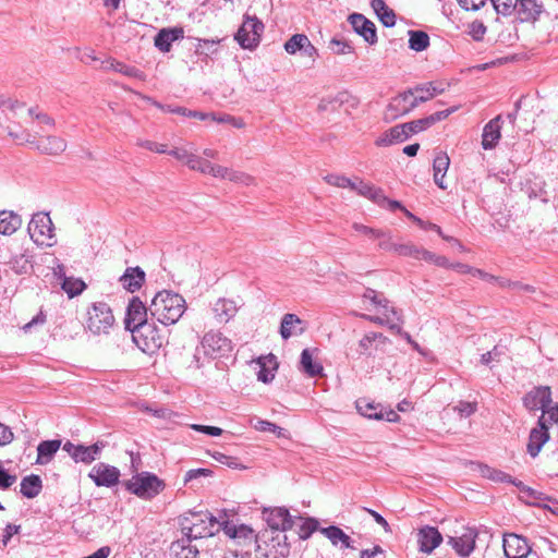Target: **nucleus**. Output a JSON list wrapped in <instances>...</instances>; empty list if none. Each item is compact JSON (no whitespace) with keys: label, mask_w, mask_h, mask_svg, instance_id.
Instances as JSON below:
<instances>
[{"label":"nucleus","mask_w":558,"mask_h":558,"mask_svg":"<svg viewBox=\"0 0 558 558\" xmlns=\"http://www.w3.org/2000/svg\"><path fill=\"white\" fill-rule=\"evenodd\" d=\"M185 310L184 298L169 290L158 292L149 305L150 316L165 326L175 324Z\"/></svg>","instance_id":"1"},{"label":"nucleus","mask_w":558,"mask_h":558,"mask_svg":"<svg viewBox=\"0 0 558 558\" xmlns=\"http://www.w3.org/2000/svg\"><path fill=\"white\" fill-rule=\"evenodd\" d=\"M266 521L272 533L271 536L272 548L275 549V557H287L289 555V545L287 544V535L283 534L287 530L295 525V521H302L301 517H292L286 508H275L266 513Z\"/></svg>","instance_id":"2"},{"label":"nucleus","mask_w":558,"mask_h":558,"mask_svg":"<svg viewBox=\"0 0 558 558\" xmlns=\"http://www.w3.org/2000/svg\"><path fill=\"white\" fill-rule=\"evenodd\" d=\"M222 522L208 511L191 512L180 520L182 538L193 539L209 537L222 529Z\"/></svg>","instance_id":"3"},{"label":"nucleus","mask_w":558,"mask_h":558,"mask_svg":"<svg viewBox=\"0 0 558 558\" xmlns=\"http://www.w3.org/2000/svg\"><path fill=\"white\" fill-rule=\"evenodd\" d=\"M126 489L142 499H151L157 496L166 484L157 475L142 472L125 483Z\"/></svg>","instance_id":"4"},{"label":"nucleus","mask_w":558,"mask_h":558,"mask_svg":"<svg viewBox=\"0 0 558 558\" xmlns=\"http://www.w3.org/2000/svg\"><path fill=\"white\" fill-rule=\"evenodd\" d=\"M132 338L136 345L147 354L155 353L166 342L162 330L154 322L144 324L137 330H132Z\"/></svg>","instance_id":"5"},{"label":"nucleus","mask_w":558,"mask_h":558,"mask_svg":"<svg viewBox=\"0 0 558 558\" xmlns=\"http://www.w3.org/2000/svg\"><path fill=\"white\" fill-rule=\"evenodd\" d=\"M221 525V530L226 535L232 538L236 545L242 547V553H250L251 555L253 549H260V537L248 525H234L228 521H223Z\"/></svg>","instance_id":"6"},{"label":"nucleus","mask_w":558,"mask_h":558,"mask_svg":"<svg viewBox=\"0 0 558 558\" xmlns=\"http://www.w3.org/2000/svg\"><path fill=\"white\" fill-rule=\"evenodd\" d=\"M27 231L31 239L39 245L52 246L54 244L53 223L46 213L33 215Z\"/></svg>","instance_id":"7"},{"label":"nucleus","mask_w":558,"mask_h":558,"mask_svg":"<svg viewBox=\"0 0 558 558\" xmlns=\"http://www.w3.org/2000/svg\"><path fill=\"white\" fill-rule=\"evenodd\" d=\"M114 323V317L107 303H95L88 311V328L93 333H108Z\"/></svg>","instance_id":"8"},{"label":"nucleus","mask_w":558,"mask_h":558,"mask_svg":"<svg viewBox=\"0 0 558 558\" xmlns=\"http://www.w3.org/2000/svg\"><path fill=\"white\" fill-rule=\"evenodd\" d=\"M263 31L264 24L257 17L246 16L235 35V39L242 48L253 49L259 44Z\"/></svg>","instance_id":"9"},{"label":"nucleus","mask_w":558,"mask_h":558,"mask_svg":"<svg viewBox=\"0 0 558 558\" xmlns=\"http://www.w3.org/2000/svg\"><path fill=\"white\" fill-rule=\"evenodd\" d=\"M232 342L221 332L209 331L202 340V349L211 359L222 357L232 351Z\"/></svg>","instance_id":"10"},{"label":"nucleus","mask_w":558,"mask_h":558,"mask_svg":"<svg viewBox=\"0 0 558 558\" xmlns=\"http://www.w3.org/2000/svg\"><path fill=\"white\" fill-rule=\"evenodd\" d=\"M148 312L149 307L147 308L137 296H134L126 310L125 328L132 332V330H137L144 324L149 323Z\"/></svg>","instance_id":"11"},{"label":"nucleus","mask_w":558,"mask_h":558,"mask_svg":"<svg viewBox=\"0 0 558 558\" xmlns=\"http://www.w3.org/2000/svg\"><path fill=\"white\" fill-rule=\"evenodd\" d=\"M88 477L96 486L112 487L119 483L120 471L116 466L99 462L90 469Z\"/></svg>","instance_id":"12"},{"label":"nucleus","mask_w":558,"mask_h":558,"mask_svg":"<svg viewBox=\"0 0 558 558\" xmlns=\"http://www.w3.org/2000/svg\"><path fill=\"white\" fill-rule=\"evenodd\" d=\"M413 96V90H407L393 97L387 106L386 118L395 120L413 110L417 106L414 98H412Z\"/></svg>","instance_id":"13"},{"label":"nucleus","mask_w":558,"mask_h":558,"mask_svg":"<svg viewBox=\"0 0 558 558\" xmlns=\"http://www.w3.org/2000/svg\"><path fill=\"white\" fill-rule=\"evenodd\" d=\"M25 143L33 145L34 148L41 154L52 156L63 153L66 148V142L61 137L53 135L45 136L36 141L31 134H27Z\"/></svg>","instance_id":"14"},{"label":"nucleus","mask_w":558,"mask_h":558,"mask_svg":"<svg viewBox=\"0 0 558 558\" xmlns=\"http://www.w3.org/2000/svg\"><path fill=\"white\" fill-rule=\"evenodd\" d=\"M553 403L551 390L548 386L534 387L523 397V405L529 411H536L547 408Z\"/></svg>","instance_id":"15"},{"label":"nucleus","mask_w":558,"mask_h":558,"mask_svg":"<svg viewBox=\"0 0 558 558\" xmlns=\"http://www.w3.org/2000/svg\"><path fill=\"white\" fill-rule=\"evenodd\" d=\"M549 439V433H548V425H547V418L544 415H541L536 427L532 428L529 436V442H527V452L531 457L535 458L542 447L547 442Z\"/></svg>","instance_id":"16"},{"label":"nucleus","mask_w":558,"mask_h":558,"mask_svg":"<svg viewBox=\"0 0 558 558\" xmlns=\"http://www.w3.org/2000/svg\"><path fill=\"white\" fill-rule=\"evenodd\" d=\"M504 551L507 558H526L531 553V547L526 538L514 533H507L504 535Z\"/></svg>","instance_id":"17"},{"label":"nucleus","mask_w":558,"mask_h":558,"mask_svg":"<svg viewBox=\"0 0 558 558\" xmlns=\"http://www.w3.org/2000/svg\"><path fill=\"white\" fill-rule=\"evenodd\" d=\"M477 532L473 527H466L460 536H449L448 544L462 557H468L475 548Z\"/></svg>","instance_id":"18"},{"label":"nucleus","mask_w":558,"mask_h":558,"mask_svg":"<svg viewBox=\"0 0 558 558\" xmlns=\"http://www.w3.org/2000/svg\"><path fill=\"white\" fill-rule=\"evenodd\" d=\"M349 22L353 29L364 38L369 45L377 43V33L375 24L366 19L363 14L352 13L349 16Z\"/></svg>","instance_id":"19"},{"label":"nucleus","mask_w":558,"mask_h":558,"mask_svg":"<svg viewBox=\"0 0 558 558\" xmlns=\"http://www.w3.org/2000/svg\"><path fill=\"white\" fill-rule=\"evenodd\" d=\"M441 542L442 535L436 527L425 525L418 530L417 543L421 551L430 554Z\"/></svg>","instance_id":"20"},{"label":"nucleus","mask_w":558,"mask_h":558,"mask_svg":"<svg viewBox=\"0 0 558 558\" xmlns=\"http://www.w3.org/2000/svg\"><path fill=\"white\" fill-rule=\"evenodd\" d=\"M454 110H456L454 108L446 109V110L437 111L428 117H425V118H422L418 120H414L411 122H407V123H404L407 131H408L409 135L425 131L428 128H430L433 124H435L436 122L446 119Z\"/></svg>","instance_id":"21"},{"label":"nucleus","mask_w":558,"mask_h":558,"mask_svg":"<svg viewBox=\"0 0 558 558\" xmlns=\"http://www.w3.org/2000/svg\"><path fill=\"white\" fill-rule=\"evenodd\" d=\"M500 130L501 116H497L486 123L482 134V146L484 149L489 150L496 147L501 136Z\"/></svg>","instance_id":"22"},{"label":"nucleus","mask_w":558,"mask_h":558,"mask_svg":"<svg viewBox=\"0 0 558 558\" xmlns=\"http://www.w3.org/2000/svg\"><path fill=\"white\" fill-rule=\"evenodd\" d=\"M514 12L521 22H535L543 12V4L537 0H519Z\"/></svg>","instance_id":"23"},{"label":"nucleus","mask_w":558,"mask_h":558,"mask_svg":"<svg viewBox=\"0 0 558 558\" xmlns=\"http://www.w3.org/2000/svg\"><path fill=\"white\" fill-rule=\"evenodd\" d=\"M144 281L145 271L138 266L128 267L124 274L120 277L122 287L131 293L140 290Z\"/></svg>","instance_id":"24"},{"label":"nucleus","mask_w":558,"mask_h":558,"mask_svg":"<svg viewBox=\"0 0 558 558\" xmlns=\"http://www.w3.org/2000/svg\"><path fill=\"white\" fill-rule=\"evenodd\" d=\"M182 27L162 28L155 36V46L162 52H169L172 43L183 38Z\"/></svg>","instance_id":"25"},{"label":"nucleus","mask_w":558,"mask_h":558,"mask_svg":"<svg viewBox=\"0 0 558 558\" xmlns=\"http://www.w3.org/2000/svg\"><path fill=\"white\" fill-rule=\"evenodd\" d=\"M238 308L233 300L218 299L213 306V312L219 323H227L236 314Z\"/></svg>","instance_id":"26"},{"label":"nucleus","mask_w":558,"mask_h":558,"mask_svg":"<svg viewBox=\"0 0 558 558\" xmlns=\"http://www.w3.org/2000/svg\"><path fill=\"white\" fill-rule=\"evenodd\" d=\"M409 133L407 131L405 124H398L391 129H389L386 133L383 134L377 141V146H389L395 143L404 142L409 138Z\"/></svg>","instance_id":"27"},{"label":"nucleus","mask_w":558,"mask_h":558,"mask_svg":"<svg viewBox=\"0 0 558 558\" xmlns=\"http://www.w3.org/2000/svg\"><path fill=\"white\" fill-rule=\"evenodd\" d=\"M449 165H450V159L446 153H439L434 158V162H433L434 182L441 190L447 189V185L444 183V178L449 168Z\"/></svg>","instance_id":"28"},{"label":"nucleus","mask_w":558,"mask_h":558,"mask_svg":"<svg viewBox=\"0 0 558 558\" xmlns=\"http://www.w3.org/2000/svg\"><path fill=\"white\" fill-rule=\"evenodd\" d=\"M320 532L331 542L332 545L337 546L338 544H341V546L344 548L355 549V546L352 544L350 536L347 535L340 527L330 525L328 527H323Z\"/></svg>","instance_id":"29"},{"label":"nucleus","mask_w":558,"mask_h":558,"mask_svg":"<svg viewBox=\"0 0 558 558\" xmlns=\"http://www.w3.org/2000/svg\"><path fill=\"white\" fill-rule=\"evenodd\" d=\"M61 446V440L52 439V440H44L37 447V460L38 464L48 463L56 452L59 450Z\"/></svg>","instance_id":"30"},{"label":"nucleus","mask_w":558,"mask_h":558,"mask_svg":"<svg viewBox=\"0 0 558 558\" xmlns=\"http://www.w3.org/2000/svg\"><path fill=\"white\" fill-rule=\"evenodd\" d=\"M104 447V444L99 442H96L92 446L78 445L76 454L73 460L75 462H83L85 464H89L100 456V452Z\"/></svg>","instance_id":"31"},{"label":"nucleus","mask_w":558,"mask_h":558,"mask_svg":"<svg viewBox=\"0 0 558 558\" xmlns=\"http://www.w3.org/2000/svg\"><path fill=\"white\" fill-rule=\"evenodd\" d=\"M43 488V482L39 475H28L25 476L21 482V494L28 498H35L37 497Z\"/></svg>","instance_id":"32"},{"label":"nucleus","mask_w":558,"mask_h":558,"mask_svg":"<svg viewBox=\"0 0 558 558\" xmlns=\"http://www.w3.org/2000/svg\"><path fill=\"white\" fill-rule=\"evenodd\" d=\"M301 324L302 320L295 314H284L280 326V335L282 339L288 340L294 335H301L303 332V328L295 330V327Z\"/></svg>","instance_id":"33"},{"label":"nucleus","mask_w":558,"mask_h":558,"mask_svg":"<svg viewBox=\"0 0 558 558\" xmlns=\"http://www.w3.org/2000/svg\"><path fill=\"white\" fill-rule=\"evenodd\" d=\"M22 225L21 217L13 211H0V233L10 235Z\"/></svg>","instance_id":"34"},{"label":"nucleus","mask_w":558,"mask_h":558,"mask_svg":"<svg viewBox=\"0 0 558 558\" xmlns=\"http://www.w3.org/2000/svg\"><path fill=\"white\" fill-rule=\"evenodd\" d=\"M300 368L310 377H316L322 375L323 366L313 360V355L310 349H304L301 353Z\"/></svg>","instance_id":"35"},{"label":"nucleus","mask_w":558,"mask_h":558,"mask_svg":"<svg viewBox=\"0 0 558 558\" xmlns=\"http://www.w3.org/2000/svg\"><path fill=\"white\" fill-rule=\"evenodd\" d=\"M171 553L174 558H198V549L192 546L185 538L178 539L171 545Z\"/></svg>","instance_id":"36"},{"label":"nucleus","mask_w":558,"mask_h":558,"mask_svg":"<svg viewBox=\"0 0 558 558\" xmlns=\"http://www.w3.org/2000/svg\"><path fill=\"white\" fill-rule=\"evenodd\" d=\"M357 194L372 199L379 206L384 205L387 197L384 195L383 190L375 187L362 180H359Z\"/></svg>","instance_id":"37"},{"label":"nucleus","mask_w":558,"mask_h":558,"mask_svg":"<svg viewBox=\"0 0 558 558\" xmlns=\"http://www.w3.org/2000/svg\"><path fill=\"white\" fill-rule=\"evenodd\" d=\"M356 409L361 415L367 418L381 421L383 407L380 404H375L366 399H360L356 401Z\"/></svg>","instance_id":"38"},{"label":"nucleus","mask_w":558,"mask_h":558,"mask_svg":"<svg viewBox=\"0 0 558 558\" xmlns=\"http://www.w3.org/2000/svg\"><path fill=\"white\" fill-rule=\"evenodd\" d=\"M409 47L414 51H424L429 46V36L423 31H409Z\"/></svg>","instance_id":"39"},{"label":"nucleus","mask_w":558,"mask_h":558,"mask_svg":"<svg viewBox=\"0 0 558 558\" xmlns=\"http://www.w3.org/2000/svg\"><path fill=\"white\" fill-rule=\"evenodd\" d=\"M526 194L530 198H541L543 203L549 201V192L546 189V183L541 179H535L529 183Z\"/></svg>","instance_id":"40"},{"label":"nucleus","mask_w":558,"mask_h":558,"mask_svg":"<svg viewBox=\"0 0 558 558\" xmlns=\"http://www.w3.org/2000/svg\"><path fill=\"white\" fill-rule=\"evenodd\" d=\"M61 288L68 294V296L72 299L80 295L85 290L86 284L82 279L64 277L61 282Z\"/></svg>","instance_id":"41"},{"label":"nucleus","mask_w":558,"mask_h":558,"mask_svg":"<svg viewBox=\"0 0 558 558\" xmlns=\"http://www.w3.org/2000/svg\"><path fill=\"white\" fill-rule=\"evenodd\" d=\"M412 90L414 92V96L412 98H414L416 105L425 102L440 93V90L433 86L432 83L418 85Z\"/></svg>","instance_id":"42"},{"label":"nucleus","mask_w":558,"mask_h":558,"mask_svg":"<svg viewBox=\"0 0 558 558\" xmlns=\"http://www.w3.org/2000/svg\"><path fill=\"white\" fill-rule=\"evenodd\" d=\"M478 471L483 477L488 478L496 483H505L506 481H510L509 474H507L500 470L494 469L487 464H480Z\"/></svg>","instance_id":"43"},{"label":"nucleus","mask_w":558,"mask_h":558,"mask_svg":"<svg viewBox=\"0 0 558 558\" xmlns=\"http://www.w3.org/2000/svg\"><path fill=\"white\" fill-rule=\"evenodd\" d=\"M162 109L170 113H175V114L184 116L187 118H195V119H198L202 121L208 120V118H209V113L191 110V109H187L185 107H180V106L168 105L167 107H162Z\"/></svg>","instance_id":"44"},{"label":"nucleus","mask_w":558,"mask_h":558,"mask_svg":"<svg viewBox=\"0 0 558 558\" xmlns=\"http://www.w3.org/2000/svg\"><path fill=\"white\" fill-rule=\"evenodd\" d=\"M362 298L364 300H369L372 304H374L377 307H380L381 310L388 311L392 306H389V301L384 296L383 293L377 292L374 289L366 288L365 291L362 294Z\"/></svg>","instance_id":"45"},{"label":"nucleus","mask_w":558,"mask_h":558,"mask_svg":"<svg viewBox=\"0 0 558 558\" xmlns=\"http://www.w3.org/2000/svg\"><path fill=\"white\" fill-rule=\"evenodd\" d=\"M107 63L109 64L108 68L112 69L116 72L122 73L126 76L136 77L141 80L144 77L143 72L134 66L126 65L116 60H110Z\"/></svg>","instance_id":"46"},{"label":"nucleus","mask_w":558,"mask_h":558,"mask_svg":"<svg viewBox=\"0 0 558 558\" xmlns=\"http://www.w3.org/2000/svg\"><path fill=\"white\" fill-rule=\"evenodd\" d=\"M12 269L16 274H27L32 269L31 256L27 254H20L10 260Z\"/></svg>","instance_id":"47"},{"label":"nucleus","mask_w":558,"mask_h":558,"mask_svg":"<svg viewBox=\"0 0 558 558\" xmlns=\"http://www.w3.org/2000/svg\"><path fill=\"white\" fill-rule=\"evenodd\" d=\"M497 14H501L504 16L511 15L517 7L519 0H490Z\"/></svg>","instance_id":"48"},{"label":"nucleus","mask_w":558,"mask_h":558,"mask_svg":"<svg viewBox=\"0 0 558 558\" xmlns=\"http://www.w3.org/2000/svg\"><path fill=\"white\" fill-rule=\"evenodd\" d=\"M219 43V39H198L195 53L208 58L210 54L217 51V45Z\"/></svg>","instance_id":"49"},{"label":"nucleus","mask_w":558,"mask_h":558,"mask_svg":"<svg viewBox=\"0 0 558 558\" xmlns=\"http://www.w3.org/2000/svg\"><path fill=\"white\" fill-rule=\"evenodd\" d=\"M308 37L304 34H295L284 44V50L290 54L300 52Z\"/></svg>","instance_id":"50"},{"label":"nucleus","mask_w":558,"mask_h":558,"mask_svg":"<svg viewBox=\"0 0 558 558\" xmlns=\"http://www.w3.org/2000/svg\"><path fill=\"white\" fill-rule=\"evenodd\" d=\"M268 359H269V362H274L276 364V362H275L276 357L272 354H270L268 356ZM258 363L262 366L260 371L257 373L258 380H260V381H263L265 384L270 383L274 379V377H275L274 371L276 369V365L272 368L266 367V365L263 362L262 357L258 360Z\"/></svg>","instance_id":"51"},{"label":"nucleus","mask_w":558,"mask_h":558,"mask_svg":"<svg viewBox=\"0 0 558 558\" xmlns=\"http://www.w3.org/2000/svg\"><path fill=\"white\" fill-rule=\"evenodd\" d=\"M388 311H390L389 323L385 326H388L391 331L398 335L402 333L401 324L403 323V319L401 313L395 307H391Z\"/></svg>","instance_id":"52"},{"label":"nucleus","mask_w":558,"mask_h":558,"mask_svg":"<svg viewBox=\"0 0 558 558\" xmlns=\"http://www.w3.org/2000/svg\"><path fill=\"white\" fill-rule=\"evenodd\" d=\"M420 248L421 247H418L410 242L409 243H400L396 247V254L399 256L412 257L414 259H417Z\"/></svg>","instance_id":"53"},{"label":"nucleus","mask_w":558,"mask_h":558,"mask_svg":"<svg viewBox=\"0 0 558 558\" xmlns=\"http://www.w3.org/2000/svg\"><path fill=\"white\" fill-rule=\"evenodd\" d=\"M487 27L484 25L482 21H473L468 26V34L476 41H480L484 38L486 34Z\"/></svg>","instance_id":"54"},{"label":"nucleus","mask_w":558,"mask_h":558,"mask_svg":"<svg viewBox=\"0 0 558 558\" xmlns=\"http://www.w3.org/2000/svg\"><path fill=\"white\" fill-rule=\"evenodd\" d=\"M253 426L257 430L274 433V434H277L278 436H281L282 432H283V429L281 427H279L278 425H276L269 421L260 420V418H257Z\"/></svg>","instance_id":"55"},{"label":"nucleus","mask_w":558,"mask_h":558,"mask_svg":"<svg viewBox=\"0 0 558 558\" xmlns=\"http://www.w3.org/2000/svg\"><path fill=\"white\" fill-rule=\"evenodd\" d=\"M383 233H385V235L377 238L379 240V243H378L379 248L383 251L396 253V247H397L398 243H395L392 241V235H391L390 230H383Z\"/></svg>","instance_id":"56"},{"label":"nucleus","mask_w":558,"mask_h":558,"mask_svg":"<svg viewBox=\"0 0 558 558\" xmlns=\"http://www.w3.org/2000/svg\"><path fill=\"white\" fill-rule=\"evenodd\" d=\"M317 520L313 518L305 519L301 524L300 537L303 539L308 538L317 530Z\"/></svg>","instance_id":"57"},{"label":"nucleus","mask_w":558,"mask_h":558,"mask_svg":"<svg viewBox=\"0 0 558 558\" xmlns=\"http://www.w3.org/2000/svg\"><path fill=\"white\" fill-rule=\"evenodd\" d=\"M352 228L356 232L362 233L371 239H376L385 235V233H383V229H374L357 222L353 223Z\"/></svg>","instance_id":"58"},{"label":"nucleus","mask_w":558,"mask_h":558,"mask_svg":"<svg viewBox=\"0 0 558 558\" xmlns=\"http://www.w3.org/2000/svg\"><path fill=\"white\" fill-rule=\"evenodd\" d=\"M502 354H504V350L500 347L495 345L493 348V350H490L486 353H483L481 355V363L484 365H489L492 362H499L500 356Z\"/></svg>","instance_id":"59"},{"label":"nucleus","mask_w":558,"mask_h":558,"mask_svg":"<svg viewBox=\"0 0 558 558\" xmlns=\"http://www.w3.org/2000/svg\"><path fill=\"white\" fill-rule=\"evenodd\" d=\"M229 181L248 186L254 183V178L247 173H244L241 171H234L231 169L230 175H229Z\"/></svg>","instance_id":"60"},{"label":"nucleus","mask_w":558,"mask_h":558,"mask_svg":"<svg viewBox=\"0 0 558 558\" xmlns=\"http://www.w3.org/2000/svg\"><path fill=\"white\" fill-rule=\"evenodd\" d=\"M376 15L386 27H392L396 24V14L389 7L385 8V11L376 13Z\"/></svg>","instance_id":"61"},{"label":"nucleus","mask_w":558,"mask_h":558,"mask_svg":"<svg viewBox=\"0 0 558 558\" xmlns=\"http://www.w3.org/2000/svg\"><path fill=\"white\" fill-rule=\"evenodd\" d=\"M146 411L150 412L156 417L167 420V421H172L174 417L178 416V414L175 412L171 411L168 408H163V407L158 408V409L146 408Z\"/></svg>","instance_id":"62"},{"label":"nucleus","mask_w":558,"mask_h":558,"mask_svg":"<svg viewBox=\"0 0 558 558\" xmlns=\"http://www.w3.org/2000/svg\"><path fill=\"white\" fill-rule=\"evenodd\" d=\"M542 412V415H544L547 418L548 426L558 423V403H550V405L544 408Z\"/></svg>","instance_id":"63"},{"label":"nucleus","mask_w":558,"mask_h":558,"mask_svg":"<svg viewBox=\"0 0 558 558\" xmlns=\"http://www.w3.org/2000/svg\"><path fill=\"white\" fill-rule=\"evenodd\" d=\"M330 48L333 50L335 53L338 54H344L348 52H351L352 47L345 41L341 39L333 38L330 41Z\"/></svg>","instance_id":"64"}]
</instances>
